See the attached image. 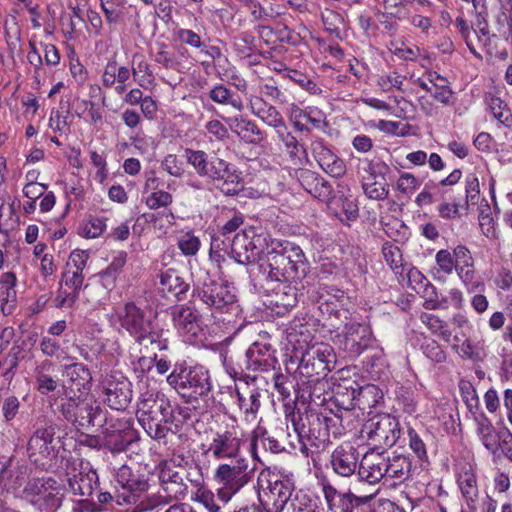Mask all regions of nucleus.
<instances>
[{
    "mask_svg": "<svg viewBox=\"0 0 512 512\" xmlns=\"http://www.w3.org/2000/svg\"><path fill=\"white\" fill-rule=\"evenodd\" d=\"M374 337L366 324L351 322L337 335L339 347L350 357H358L373 343Z\"/></svg>",
    "mask_w": 512,
    "mask_h": 512,
    "instance_id": "nucleus-13",
    "label": "nucleus"
},
{
    "mask_svg": "<svg viewBox=\"0 0 512 512\" xmlns=\"http://www.w3.org/2000/svg\"><path fill=\"white\" fill-rule=\"evenodd\" d=\"M448 304L456 309H461L464 305V294L459 288H451L448 291L447 298L438 300L436 297H427L423 303V307L427 310L446 309Z\"/></svg>",
    "mask_w": 512,
    "mask_h": 512,
    "instance_id": "nucleus-43",
    "label": "nucleus"
},
{
    "mask_svg": "<svg viewBox=\"0 0 512 512\" xmlns=\"http://www.w3.org/2000/svg\"><path fill=\"white\" fill-rule=\"evenodd\" d=\"M301 184L313 197L321 201H330L331 186L323 179L310 171H303L300 175Z\"/></svg>",
    "mask_w": 512,
    "mask_h": 512,
    "instance_id": "nucleus-35",
    "label": "nucleus"
},
{
    "mask_svg": "<svg viewBox=\"0 0 512 512\" xmlns=\"http://www.w3.org/2000/svg\"><path fill=\"white\" fill-rule=\"evenodd\" d=\"M321 18L325 30L331 35L340 37L344 26L343 16L334 10L325 9L321 14Z\"/></svg>",
    "mask_w": 512,
    "mask_h": 512,
    "instance_id": "nucleus-47",
    "label": "nucleus"
},
{
    "mask_svg": "<svg viewBox=\"0 0 512 512\" xmlns=\"http://www.w3.org/2000/svg\"><path fill=\"white\" fill-rule=\"evenodd\" d=\"M69 487L76 496L90 497L98 488V475L96 471L89 469L80 471L68 479Z\"/></svg>",
    "mask_w": 512,
    "mask_h": 512,
    "instance_id": "nucleus-31",
    "label": "nucleus"
},
{
    "mask_svg": "<svg viewBox=\"0 0 512 512\" xmlns=\"http://www.w3.org/2000/svg\"><path fill=\"white\" fill-rule=\"evenodd\" d=\"M105 446L112 453H120L128 446V432L123 430H111L105 439Z\"/></svg>",
    "mask_w": 512,
    "mask_h": 512,
    "instance_id": "nucleus-49",
    "label": "nucleus"
},
{
    "mask_svg": "<svg viewBox=\"0 0 512 512\" xmlns=\"http://www.w3.org/2000/svg\"><path fill=\"white\" fill-rule=\"evenodd\" d=\"M320 167L332 177H340L346 171L344 161L335 154L326 159Z\"/></svg>",
    "mask_w": 512,
    "mask_h": 512,
    "instance_id": "nucleus-64",
    "label": "nucleus"
},
{
    "mask_svg": "<svg viewBox=\"0 0 512 512\" xmlns=\"http://www.w3.org/2000/svg\"><path fill=\"white\" fill-rule=\"evenodd\" d=\"M427 79L434 87V91L431 92L433 98L444 105L450 104L453 98V92L449 87L448 80L436 71L427 72Z\"/></svg>",
    "mask_w": 512,
    "mask_h": 512,
    "instance_id": "nucleus-42",
    "label": "nucleus"
},
{
    "mask_svg": "<svg viewBox=\"0 0 512 512\" xmlns=\"http://www.w3.org/2000/svg\"><path fill=\"white\" fill-rule=\"evenodd\" d=\"M455 272L469 294L485 289L484 283L477 279L475 260L471 251L462 244L455 247Z\"/></svg>",
    "mask_w": 512,
    "mask_h": 512,
    "instance_id": "nucleus-14",
    "label": "nucleus"
},
{
    "mask_svg": "<svg viewBox=\"0 0 512 512\" xmlns=\"http://www.w3.org/2000/svg\"><path fill=\"white\" fill-rule=\"evenodd\" d=\"M288 116L295 129L300 132L309 130L307 123L311 124L312 128L322 131L328 126L324 112L315 106L302 109L292 103L288 108Z\"/></svg>",
    "mask_w": 512,
    "mask_h": 512,
    "instance_id": "nucleus-15",
    "label": "nucleus"
},
{
    "mask_svg": "<svg viewBox=\"0 0 512 512\" xmlns=\"http://www.w3.org/2000/svg\"><path fill=\"white\" fill-rule=\"evenodd\" d=\"M278 246V240L271 238L267 233L255 234L249 237L247 233H237L230 243V255L239 264L263 262L269 251Z\"/></svg>",
    "mask_w": 512,
    "mask_h": 512,
    "instance_id": "nucleus-9",
    "label": "nucleus"
},
{
    "mask_svg": "<svg viewBox=\"0 0 512 512\" xmlns=\"http://www.w3.org/2000/svg\"><path fill=\"white\" fill-rule=\"evenodd\" d=\"M167 500H181L184 499L188 492V486L183 482L182 477L173 480L170 483H166V486L162 488Z\"/></svg>",
    "mask_w": 512,
    "mask_h": 512,
    "instance_id": "nucleus-54",
    "label": "nucleus"
},
{
    "mask_svg": "<svg viewBox=\"0 0 512 512\" xmlns=\"http://www.w3.org/2000/svg\"><path fill=\"white\" fill-rule=\"evenodd\" d=\"M192 296L211 311L204 317L187 305L175 306L170 316L173 327L184 342L197 344L207 335L224 336L231 331V316L239 312V305L232 289L208 276L193 289Z\"/></svg>",
    "mask_w": 512,
    "mask_h": 512,
    "instance_id": "nucleus-1",
    "label": "nucleus"
},
{
    "mask_svg": "<svg viewBox=\"0 0 512 512\" xmlns=\"http://www.w3.org/2000/svg\"><path fill=\"white\" fill-rule=\"evenodd\" d=\"M247 104L252 115L274 129L278 141L289 156L292 158L299 157L303 147L289 130L280 111L260 95H249L247 97Z\"/></svg>",
    "mask_w": 512,
    "mask_h": 512,
    "instance_id": "nucleus-6",
    "label": "nucleus"
},
{
    "mask_svg": "<svg viewBox=\"0 0 512 512\" xmlns=\"http://www.w3.org/2000/svg\"><path fill=\"white\" fill-rule=\"evenodd\" d=\"M480 193L479 180L475 174H469L465 177V194L468 205L477 203Z\"/></svg>",
    "mask_w": 512,
    "mask_h": 512,
    "instance_id": "nucleus-63",
    "label": "nucleus"
},
{
    "mask_svg": "<svg viewBox=\"0 0 512 512\" xmlns=\"http://www.w3.org/2000/svg\"><path fill=\"white\" fill-rule=\"evenodd\" d=\"M107 405L117 411L128 408V384L125 382L109 383L106 388Z\"/></svg>",
    "mask_w": 512,
    "mask_h": 512,
    "instance_id": "nucleus-39",
    "label": "nucleus"
},
{
    "mask_svg": "<svg viewBox=\"0 0 512 512\" xmlns=\"http://www.w3.org/2000/svg\"><path fill=\"white\" fill-rule=\"evenodd\" d=\"M158 289L167 298L182 300L189 290V284L174 269L162 271L159 275Z\"/></svg>",
    "mask_w": 512,
    "mask_h": 512,
    "instance_id": "nucleus-24",
    "label": "nucleus"
},
{
    "mask_svg": "<svg viewBox=\"0 0 512 512\" xmlns=\"http://www.w3.org/2000/svg\"><path fill=\"white\" fill-rule=\"evenodd\" d=\"M209 98L217 104L229 105L239 112L244 110V102L241 97L234 95V93L223 84L214 85L209 91Z\"/></svg>",
    "mask_w": 512,
    "mask_h": 512,
    "instance_id": "nucleus-41",
    "label": "nucleus"
},
{
    "mask_svg": "<svg viewBox=\"0 0 512 512\" xmlns=\"http://www.w3.org/2000/svg\"><path fill=\"white\" fill-rule=\"evenodd\" d=\"M57 484L58 482L51 477L30 479L25 484L21 497L30 504L32 499L37 500L38 497H44L49 492V488H53Z\"/></svg>",
    "mask_w": 512,
    "mask_h": 512,
    "instance_id": "nucleus-38",
    "label": "nucleus"
},
{
    "mask_svg": "<svg viewBox=\"0 0 512 512\" xmlns=\"http://www.w3.org/2000/svg\"><path fill=\"white\" fill-rule=\"evenodd\" d=\"M101 407L92 396L69 397L61 405V413L64 418L77 428L94 426L101 415Z\"/></svg>",
    "mask_w": 512,
    "mask_h": 512,
    "instance_id": "nucleus-12",
    "label": "nucleus"
},
{
    "mask_svg": "<svg viewBox=\"0 0 512 512\" xmlns=\"http://www.w3.org/2000/svg\"><path fill=\"white\" fill-rule=\"evenodd\" d=\"M406 77L399 74L398 72H390L382 74L377 80V86L383 92H390L393 89L402 90L403 83Z\"/></svg>",
    "mask_w": 512,
    "mask_h": 512,
    "instance_id": "nucleus-53",
    "label": "nucleus"
},
{
    "mask_svg": "<svg viewBox=\"0 0 512 512\" xmlns=\"http://www.w3.org/2000/svg\"><path fill=\"white\" fill-rule=\"evenodd\" d=\"M476 434L488 452L495 455L500 449L501 431L497 432L491 420L484 412L473 413Z\"/></svg>",
    "mask_w": 512,
    "mask_h": 512,
    "instance_id": "nucleus-23",
    "label": "nucleus"
},
{
    "mask_svg": "<svg viewBox=\"0 0 512 512\" xmlns=\"http://www.w3.org/2000/svg\"><path fill=\"white\" fill-rule=\"evenodd\" d=\"M397 418L390 414H380L369 419L362 428V434L370 445L379 448L392 447L400 437Z\"/></svg>",
    "mask_w": 512,
    "mask_h": 512,
    "instance_id": "nucleus-11",
    "label": "nucleus"
},
{
    "mask_svg": "<svg viewBox=\"0 0 512 512\" xmlns=\"http://www.w3.org/2000/svg\"><path fill=\"white\" fill-rule=\"evenodd\" d=\"M328 208L341 222L353 221L358 217V206L351 197L335 196L329 201Z\"/></svg>",
    "mask_w": 512,
    "mask_h": 512,
    "instance_id": "nucleus-36",
    "label": "nucleus"
},
{
    "mask_svg": "<svg viewBox=\"0 0 512 512\" xmlns=\"http://www.w3.org/2000/svg\"><path fill=\"white\" fill-rule=\"evenodd\" d=\"M126 0H102V7L109 21L116 22L126 14Z\"/></svg>",
    "mask_w": 512,
    "mask_h": 512,
    "instance_id": "nucleus-55",
    "label": "nucleus"
},
{
    "mask_svg": "<svg viewBox=\"0 0 512 512\" xmlns=\"http://www.w3.org/2000/svg\"><path fill=\"white\" fill-rule=\"evenodd\" d=\"M218 164L217 171L210 178L216 188L228 196L237 195L243 189L241 172L231 163L222 159Z\"/></svg>",
    "mask_w": 512,
    "mask_h": 512,
    "instance_id": "nucleus-17",
    "label": "nucleus"
},
{
    "mask_svg": "<svg viewBox=\"0 0 512 512\" xmlns=\"http://www.w3.org/2000/svg\"><path fill=\"white\" fill-rule=\"evenodd\" d=\"M27 474V467L13 456H0V487L7 491L22 486Z\"/></svg>",
    "mask_w": 512,
    "mask_h": 512,
    "instance_id": "nucleus-18",
    "label": "nucleus"
},
{
    "mask_svg": "<svg viewBox=\"0 0 512 512\" xmlns=\"http://www.w3.org/2000/svg\"><path fill=\"white\" fill-rule=\"evenodd\" d=\"M175 40L195 49H202L203 43L199 34L191 29L178 28L173 31Z\"/></svg>",
    "mask_w": 512,
    "mask_h": 512,
    "instance_id": "nucleus-56",
    "label": "nucleus"
},
{
    "mask_svg": "<svg viewBox=\"0 0 512 512\" xmlns=\"http://www.w3.org/2000/svg\"><path fill=\"white\" fill-rule=\"evenodd\" d=\"M167 332L158 327L152 321V311L142 309L130 303V336L135 340L134 345L143 355L138 364L144 370H150L155 363L159 374H164L170 369V361L166 358L157 359L158 352L168 349Z\"/></svg>",
    "mask_w": 512,
    "mask_h": 512,
    "instance_id": "nucleus-2",
    "label": "nucleus"
},
{
    "mask_svg": "<svg viewBox=\"0 0 512 512\" xmlns=\"http://www.w3.org/2000/svg\"><path fill=\"white\" fill-rule=\"evenodd\" d=\"M259 397L260 393L257 389L247 388L244 392H241L239 389L235 391L233 398L248 422L254 421L257 417L260 408Z\"/></svg>",
    "mask_w": 512,
    "mask_h": 512,
    "instance_id": "nucleus-33",
    "label": "nucleus"
},
{
    "mask_svg": "<svg viewBox=\"0 0 512 512\" xmlns=\"http://www.w3.org/2000/svg\"><path fill=\"white\" fill-rule=\"evenodd\" d=\"M178 248L186 256L195 255L200 248V240L191 231L181 232L178 241Z\"/></svg>",
    "mask_w": 512,
    "mask_h": 512,
    "instance_id": "nucleus-52",
    "label": "nucleus"
},
{
    "mask_svg": "<svg viewBox=\"0 0 512 512\" xmlns=\"http://www.w3.org/2000/svg\"><path fill=\"white\" fill-rule=\"evenodd\" d=\"M64 494L62 487L58 483L53 488H49V492L37 500L30 501V505L38 512H57L63 505Z\"/></svg>",
    "mask_w": 512,
    "mask_h": 512,
    "instance_id": "nucleus-37",
    "label": "nucleus"
},
{
    "mask_svg": "<svg viewBox=\"0 0 512 512\" xmlns=\"http://www.w3.org/2000/svg\"><path fill=\"white\" fill-rule=\"evenodd\" d=\"M487 105L493 117L501 124L509 127L512 122V113L507 104L499 97L491 96Z\"/></svg>",
    "mask_w": 512,
    "mask_h": 512,
    "instance_id": "nucleus-45",
    "label": "nucleus"
},
{
    "mask_svg": "<svg viewBox=\"0 0 512 512\" xmlns=\"http://www.w3.org/2000/svg\"><path fill=\"white\" fill-rule=\"evenodd\" d=\"M28 453L31 458L39 455L43 459H51L56 456L54 446H47L36 434L28 441Z\"/></svg>",
    "mask_w": 512,
    "mask_h": 512,
    "instance_id": "nucleus-50",
    "label": "nucleus"
},
{
    "mask_svg": "<svg viewBox=\"0 0 512 512\" xmlns=\"http://www.w3.org/2000/svg\"><path fill=\"white\" fill-rule=\"evenodd\" d=\"M411 466L410 459L402 454L385 458V480H393V485L402 483L409 478Z\"/></svg>",
    "mask_w": 512,
    "mask_h": 512,
    "instance_id": "nucleus-30",
    "label": "nucleus"
},
{
    "mask_svg": "<svg viewBox=\"0 0 512 512\" xmlns=\"http://www.w3.org/2000/svg\"><path fill=\"white\" fill-rule=\"evenodd\" d=\"M243 435L238 426L232 425L225 430L211 433L206 454L216 461H231L244 458L242 453Z\"/></svg>",
    "mask_w": 512,
    "mask_h": 512,
    "instance_id": "nucleus-10",
    "label": "nucleus"
},
{
    "mask_svg": "<svg viewBox=\"0 0 512 512\" xmlns=\"http://www.w3.org/2000/svg\"><path fill=\"white\" fill-rule=\"evenodd\" d=\"M420 186L421 181L409 172L401 173L396 182L397 191L407 197H410Z\"/></svg>",
    "mask_w": 512,
    "mask_h": 512,
    "instance_id": "nucleus-51",
    "label": "nucleus"
},
{
    "mask_svg": "<svg viewBox=\"0 0 512 512\" xmlns=\"http://www.w3.org/2000/svg\"><path fill=\"white\" fill-rule=\"evenodd\" d=\"M294 485L289 479L269 481L268 491L265 492L268 512H281L291 500Z\"/></svg>",
    "mask_w": 512,
    "mask_h": 512,
    "instance_id": "nucleus-21",
    "label": "nucleus"
},
{
    "mask_svg": "<svg viewBox=\"0 0 512 512\" xmlns=\"http://www.w3.org/2000/svg\"><path fill=\"white\" fill-rule=\"evenodd\" d=\"M53 371L54 365L49 360L39 362L34 369L35 387L42 395H48L58 387L57 380L51 375Z\"/></svg>",
    "mask_w": 512,
    "mask_h": 512,
    "instance_id": "nucleus-34",
    "label": "nucleus"
},
{
    "mask_svg": "<svg viewBox=\"0 0 512 512\" xmlns=\"http://www.w3.org/2000/svg\"><path fill=\"white\" fill-rule=\"evenodd\" d=\"M127 80L128 69L116 61H109L103 74V85L119 95L121 105L128 102V94L125 93Z\"/></svg>",
    "mask_w": 512,
    "mask_h": 512,
    "instance_id": "nucleus-22",
    "label": "nucleus"
},
{
    "mask_svg": "<svg viewBox=\"0 0 512 512\" xmlns=\"http://www.w3.org/2000/svg\"><path fill=\"white\" fill-rule=\"evenodd\" d=\"M385 457L380 454H367L358 464V475L369 484L385 479Z\"/></svg>",
    "mask_w": 512,
    "mask_h": 512,
    "instance_id": "nucleus-28",
    "label": "nucleus"
},
{
    "mask_svg": "<svg viewBox=\"0 0 512 512\" xmlns=\"http://www.w3.org/2000/svg\"><path fill=\"white\" fill-rule=\"evenodd\" d=\"M137 389L140 393L136 407V418L148 436L161 439L166 436V424L173 420L170 400L160 393L156 382L146 374L138 375Z\"/></svg>",
    "mask_w": 512,
    "mask_h": 512,
    "instance_id": "nucleus-3",
    "label": "nucleus"
},
{
    "mask_svg": "<svg viewBox=\"0 0 512 512\" xmlns=\"http://www.w3.org/2000/svg\"><path fill=\"white\" fill-rule=\"evenodd\" d=\"M148 481L144 476L130 479V505H134L130 512H145L156 506L157 501L146 494L149 488Z\"/></svg>",
    "mask_w": 512,
    "mask_h": 512,
    "instance_id": "nucleus-27",
    "label": "nucleus"
},
{
    "mask_svg": "<svg viewBox=\"0 0 512 512\" xmlns=\"http://www.w3.org/2000/svg\"><path fill=\"white\" fill-rule=\"evenodd\" d=\"M259 267L271 281L295 282L306 276L308 262L299 246L278 240V246L265 255Z\"/></svg>",
    "mask_w": 512,
    "mask_h": 512,
    "instance_id": "nucleus-4",
    "label": "nucleus"
},
{
    "mask_svg": "<svg viewBox=\"0 0 512 512\" xmlns=\"http://www.w3.org/2000/svg\"><path fill=\"white\" fill-rule=\"evenodd\" d=\"M303 329V327L301 328ZM303 340L297 339V331L293 329L288 334V341L293 346L294 357L300 359L298 369L303 376L325 377L335 367L336 354L334 349L326 343H316L309 346L310 335L300 330Z\"/></svg>",
    "mask_w": 512,
    "mask_h": 512,
    "instance_id": "nucleus-5",
    "label": "nucleus"
},
{
    "mask_svg": "<svg viewBox=\"0 0 512 512\" xmlns=\"http://www.w3.org/2000/svg\"><path fill=\"white\" fill-rule=\"evenodd\" d=\"M382 254L391 269H398L402 266V253L398 246L385 243L382 247Z\"/></svg>",
    "mask_w": 512,
    "mask_h": 512,
    "instance_id": "nucleus-61",
    "label": "nucleus"
},
{
    "mask_svg": "<svg viewBox=\"0 0 512 512\" xmlns=\"http://www.w3.org/2000/svg\"><path fill=\"white\" fill-rule=\"evenodd\" d=\"M455 477L458 488L466 504L476 502L479 489L474 465L470 462H459L455 467Z\"/></svg>",
    "mask_w": 512,
    "mask_h": 512,
    "instance_id": "nucleus-19",
    "label": "nucleus"
},
{
    "mask_svg": "<svg viewBox=\"0 0 512 512\" xmlns=\"http://www.w3.org/2000/svg\"><path fill=\"white\" fill-rule=\"evenodd\" d=\"M408 281L410 286L417 293H425L426 295L431 292L432 295L436 296V287L432 285L426 276L421 273L417 268H411L408 271Z\"/></svg>",
    "mask_w": 512,
    "mask_h": 512,
    "instance_id": "nucleus-46",
    "label": "nucleus"
},
{
    "mask_svg": "<svg viewBox=\"0 0 512 512\" xmlns=\"http://www.w3.org/2000/svg\"><path fill=\"white\" fill-rule=\"evenodd\" d=\"M437 273L449 276L455 271V248L452 252L447 249L437 251L435 255Z\"/></svg>",
    "mask_w": 512,
    "mask_h": 512,
    "instance_id": "nucleus-48",
    "label": "nucleus"
},
{
    "mask_svg": "<svg viewBox=\"0 0 512 512\" xmlns=\"http://www.w3.org/2000/svg\"><path fill=\"white\" fill-rule=\"evenodd\" d=\"M291 506L294 512H323L322 507L301 492L296 493L295 498L291 500Z\"/></svg>",
    "mask_w": 512,
    "mask_h": 512,
    "instance_id": "nucleus-57",
    "label": "nucleus"
},
{
    "mask_svg": "<svg viewBox=\"0 0 512 512\" xmlns=\"http://www.w3.org/2000/svg\"><path fill=\"white\" fill-rule=\"evenodd\" d=\"M172 200L173 198L170 193L159 189L143 196V201L150 209L167 207L172 203Z\"/></svg>",
    "mask_w": 512,
    "mask_h": 512,
    "instance_id": "nucleus-58",
    "label": "nucleus"
},
{
    "mask_svg": "<svg viewBox=\"0 0 512 512\" xmlns=\"http://www.w3.org/2000/svg\"><path fill=\"white\" fill-rule=\"evenodd\" d=\"M423 354L435 363H443L446 353L442 346L435 340L429 339L421 345Z\"/></svg>",
    "mask_w": 512,
    "mask_h": 512,
    "instance_id": "nucleus-59",
    "label": "nucleus"
},
{
    "mask_svg": "<svg viewBox=\"0 0 512 512\" xmlns=\"http://www.w3.org/2000/svg\"><path fill=\"white\" fill-rule=\"evenodd\" d=\"M89 254L86 251L75 250L71 252L66 263L65 271L62 274V282L79 292L84 282L83 271L87 265Z\"/></svg>",
    "mask_w": 512,
    "mask_h": 512,
    "instance_id": "nucleus-20",
    "label": "nucleus"
},
{
    "mask_svg": "<svg viewBox=\"0 0 512 512\" xmlns=\"http://www.w3.org/2000/svg\"><path fill=\"white\" fill-rule=\"evenodd\" d=\"M259 93L275 102L282 103L285 100L284 93L278 87L274 79H267L259 86Z\"/></svg>",
    "mask_w": 512,
    "mask_h": 512,
    "instance_id": "nucleus-62",
    "label": "nucleus"
},
{
    "mask_svg": "<svg viewBox=\"0 0 512 512\" xmlns=\"http://www.w3.org/2000/svg\"><path fill=\"white\" fill-rule=\"evenodd\" d=\"M20 407V401L16 396L10 395L5 397L1 403V413L4 421L10 423L15 420L19 413Z\"/></svg>",
    "mask_w": 512,
    "mask_h": 512,
    "instance_id": "nucleus-60",
    "label": "nucleus"
},
{
    "mask_svg": "<svg viewBox=\"0 0 512 512\" xmlns=\"http://www.w3.org/2000/svg\"><path fill=\"white\" fill-rule=\"evenodd\" d=\"M359 464V452L351 443L345 442L336 447L330 455L333 472L341 477L352 476Z\"/></svg>",
    "mask_w": 512,
    "mask_h": 512,
    "instance_id": "nucleus-16",
    "label": "nucleus"
},
{
    "mask_svg": "<svg viewBox=\"0 0 512 512\" xmlns=\"http://www.w3.org/2000/svg\"><path fill=\"white\" fill-rule=\"evenodd\" d=\"M227 123L231 131L247 144L257 145L264 139L263 131L251 119L234 116L228 118Z\"/></svg>",
    "mask_w": 512,
    "mask_h": 512,
    "instance_id": "nucleus-25",
    "label": "nucleus"
},
{
    "mask_svg": "<svg viewBox=\"0 0 512 512\" xmlns=\"http://www.w3.org/2000/svg\"><path fill=\"white\" fill-rule=\"evenodd\" d=\"M245 357L246 369L251 371H270L274 369L277 362L270 349L258 343H254L249 347Z\"/></svg>",
    "mask_w": 512,
    "mask_h": 512,
    "instance_id": "nucleus-26",
    "label": "nucleus"
},
{
    "mask_svg": "<svg viewBox=\"0 0 512 512\" xmlns=\"http://www.w3.org/2000/svg\"><path fill=\"white\" fill-rule=\"evenodd\" d=\"M253 469L246 457L221 462L213 472L217 484V497L224 503L239 493L252 479Z\"/></svg>",
    "mask_w": 512,
    "mask_h": 512,
    "instance_id": "nucleus-8",
    "label": "nucleus"
},
{
    "mask_svg": "<svg viewBox=\"0 0 512 512\" xmlns=\"http://www.w3.org/2000/svg\"><path fill=\"white\" fill-rule=\"evenodd\" d=\"M17 278L13 272H5L0 276V308L4 315H11L17 304Z\"/></svg>",
    "mask_w": 512,
    "mask_h": 512,
    "instance_id": "nucleus-29",
    "label": "nucleus"
},
{
    "mask_svg": "<svg viewBox=\"0 0 512 512\" xmlns=\"http://www.w3.org/2000/svg\"><path fill=\"white\" fill-rule=\"evenodd\" d=\"M166 381L186 401L206 396L212 389L210 372L200 364H176Z\"/></svg>",
    "mask_w": 512,
    "mask_h": 512,
    "instance_id": "nucleus-7",
    "label": "nucleus"
},
{
    "mask_svg": "<svg viewBox=\"0 0 512 512\" xmlns=\"http://www.w3.org/2000/svg\"><path fill=\"white\" fill-rule=\"evenodd\" d=\"M421 323L434 335L440 337L444 342L451 341L452 333L448 323L439 316L431 313H421Z\"/></svg>",
    "mask_w": 512,
    "mask_h": 512,
    "instance_id": "nucleus-44",
    "label": "nucleus"
},
{
    "mask_svg": "<svg viewBox=\"0 0 512 512\" xmlns=\"http://www.w3.org/2000/svg\"><path fill=\"white\" fill-rule=\"evenodd\" d=\"M63 375L77 391L86 389L92 377L89 369L82 363H72L64 367Z\"/></svg>",
    "mask_w": 512,
    "mask_h": 512,
    "instance_id": "nucleus-40",
    "label": "nucleus"
},
{
    "mask_svg": "<svg viewBox=\"0 0 512 512\" xmlns=\"http://www.w3.org/2000/svg\"><path fill=\"white\" fill-rule=\"evenodd\" d=\"M185 157L187 162L193 166L198 175L208 178H211L217 171L218 164L216 163L222 161V159L218 157L208 159L207 153L202 150L186 149Z\"/></svg>",
    "mask_w": 512,
    "mask_h": 512,
    "instance_id": "nucleus-32",
    "label": "nucleus"
}]
</instances>
